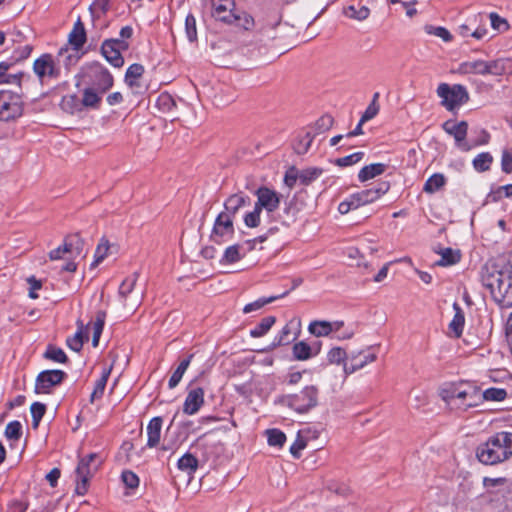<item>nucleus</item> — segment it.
Segmentation results:
<instances>
[{"mask_svg":"<svg viewBox=\"0 0 512 512\" xmlns=\"http://www.w3.org/2000/svg\"><path fill=\"white\" fill-rule=\"evenodd\" d=\"M481 280L500 307H512V266L502 270L487 269L482 273Z\"/></svg>","mask_w":512,"mask_h":512,"instance_id":"1","label":"nucleus"},{"mask_svg":"<svg viewBox=\"0 0 512 512\" xmlns=\"http://www.w3.org/2000/svg\"><path fill=\"white\" fill-rule=\"evenodd\" d=\"M478 460L485 465L501 463L512 456V433L498 432L476 450Z\"/></svg>","mask_w":512,"mask_h":512,"instance_id":"2","label":"nucleus"},{"mask_svg":"<svg viewBox=\"0 0 512 512\" xmlns=\"http://www.w3.org/2000/svg\"><path fill=\"white\" fill-rule=\"evenodd\" d=\"M211 15L217 21L247 31L255 26L254 18L246 11L237 8L234 0H211Z\"/></svg>","mask_w":512,"mask_h":512,"instance_id":"3","label":"nucleus"},{"mask_svg":"<svg viewBox=\"0 0 512 512\" xmlns=\"http://www.w3.org/2000/svg\"><path fill=\"white\" fill-rule=\"evenodd\" d=\"M281 402L299 414H305L317 407L319 403V388L307 385L301 391L284 395Z\"/></svg>","mask_w":512,"mask_h":512,"instance_id":"4","label":"nucleus"},{"mask_svg":"<svg viewBox=\"0 0 512 512\" xmlns=\"http://www.w3.org/2000/svg\"><path fill=\"white\" fill-rule=\"evenodd\" d=\"M102 463L103 459L98 453H90L79 460L76 468L77 483L75 488L78 495L83 496L87 493L89 481Z\"/></svg>","mask_w":512,"mask_h":512,"instance_id":"5","label":"nucleus"},{"mask_svg":"<svg viewBox=\"0 0 512 512\" xmlns=\"http://www.w3.org/2000/svg\"><path fill=\"white\" fill-rule=\"evenodd\" d=\"M33 72L42 85H49L61 78V67L50 53H44L35 59Z\"/></svg>","mask_w":512,"mask_h":512,"instance_id":"6","label":"nucleus"},{"mask_svg":"<svg viewBox=\"0 0 512 512\" xmlns=\"http://www.w3.org/2000/svg\"><path fill=\"white\" fill-rule=\"evenodd\" d=\"M437 95L442 99L441 104L449 111L459 108L469 101V94L465 86L441 83L437 88Z\"/></svg>","mask_w":512,"mask_h":512,"instance_id":"7","label":"nucleus"},{"mask_svg":"<svg viewBox=\"0 0 512 512\" xmlns=\"http://www.w3.org/2000/svg\"><path fill=\"white\" fill-rule=\"evenodd\" d=\"M24 104L21 96L8 90L0 91V121L11 122L23 115Z\"/></svg>","mask_w":512,"mask_h":512,"instance_id":"8","label":"nucleus"},{"mask_svg":"<svg viewBox=\"0 0 512 512\" xmlns=\"http://www.w3.org/2000/svg\"><path fill=\"white\" fill-rule=\"evenodd\" d=\"M129 47V42L109 38L102 42L101 54L110 65L115 68H121L124 65L122 53L127 51Z\"/></svg>","mask_w":512,"mask_h":512,"instance_id":"9","label":"nucleus"},{"mask_svg":"<svg viewBox=\"0 0 512 512\" xmlns=\"http://www.w3.org/2000/svg\"><path fill=\"white\" fill-rule=\"evenodd\" d=\"M234 233V219L230 218L226 214L219 213L214 221L210 235L211 241L216 244H222L231 240Z\"/></svg>","mask_w":512,"mask_h":512,"instance_id":"10","label":"nucleus"},{"mask_svg":"<svg viewBox=\"0 0 512 512\" xmlns=\"http://www.w3.org/2000/svg\"><path fill=\"white\" fill-rule=\"evenodd\" d=\"M67 377L62 370H44L38 374L35 381L36 394H49L54 386L61 384Z\"/></svg>","mask_w":512,"mask_h":512,"instance_id":"11","label":"nucleus"},{"mask_svg":"<svg viewBox=\"0 0 512 512\" xmlns=\"http://www.w3.org/2000/svg\"><path fill=\"white\" fill-rule=\"evenodd\" d=\"M87 76L90 78L93 88L100 93H105L113 86V76L107 68L99 63H93Z\"/></svg>","mask_w":512,"mask_h":512,"instance_id":"12","label":"nucleus"},{"mask_svg":"<svg viewBox=\"0 0 512 512\" xmlns=\"http://www.w3.org/2000/svg\"><path fill=\"white\" fill-rule=\"evenodd\" d=\"M138 279V273H133L125 278L118 291V295L123 305L129 309H135L140 304V296L134 292V288Z\"/></svg>","mask_w":512,"mask_h":512,"instance_id":"13","label":"nucleus"},{"mask_svg":"<svg viewBox=\"0 0 512 512\" xmlns=\"http://www.w3.org/2000/svg\"><path fill=\"white\" fill-rule=\"evenodd\" d=\"M443 130L454 137L456 145L463 151H469L470 146L466 141L468 132V123L466 121L455 122L453 120H447L442 125Z\"/></svg>","mask_w":512,"mask_h":512,"instance_id":"14","label":"nucleus"},{"mask_svg":"<svg viewBox=\"0 0 512 512\" xmlns=\"http://www.w3.org/2000/svg\"><path fill=\"white\" fill-rule=\"evenodd\" d=\"M466 388L463 384L449 383L440 390L441 399L451 408L457 410L459 398H465Z\"/></svg>","mask_w":512,"mask_h":512,"instance_id":"15","label":"nucleus"},{"mask_svg":"<svg viewBox=\"0 0 512 512\" xmlns=\"http://www.w3.org/2000/svg\"><path fill=\"white\" fill-rule=\"evenodd\" d=\"M300 333V321L296 319L290 320L280 331L272 342V347L288 345L294 341Z\"/></svg>","mask_w":512,"mask_h":512,"instance_id":"16","label":"nucleus"},{"mask_svg":"<svg viewBox=\"0 0 512 512\" xmlns=\"http://www.w3.org/2000/svg\"><path fill=\"white\" fill-rule=\"evenodd\" d=\"M251 199L243 192H238L230 195L224 202V211L221 213L226 214L234 219L239 210L245 206L250 205Z\"/></svg>","mask_w":512,"mask_h":512,"instance_id":"17","label":"nucleus"},{"mask_svg":"<svg viewBox=\"0 0 512 512\" xmlns=\"http://www.w3.org/2000/svg\"><path fill=\"white\" fill-rule=\"evenodd\" d=\"M204 404V390L201 387L188 391L183 404V412L187 415L196 414Z\"/></svg>","mask_w":512,"mask_h":512,"instance_id":"18","label":"nucleus"},{"mask_svg":"<svg viewBox=\"0 0 512 512\" xmlns=\"http://www.w3.org/2000/svg\"><path fill=\"white\" fill-rule=\"evenodd\" d=\"M377 356L374 352L366 351L360 352L355 356H352L348 361L343 364V369L346 374L354 373L355 371L363 368L368 363H372L376 360Z\"/></svg>","mask_w":512,"mask_h":512,"instance_id":"19","label":"nucleus"},{"mask_svg":"<svg viewBox=\"0 0 512 512\" xmlns=\"http://www.w3.org/2000/svg\"><path fill=\"white\" fill-rule=\"evenodd\" d=\"M254 194L264 203L266 212L272 213L279 208L280 195L276 191L261 186L254 191Z\"/></svg>","mask_w":512,"mask_h":512,"instance_id":"20","label":"nucleus"},{"mask_svg":"<svg viewBox=\"0 0 512 512\" xmlns=\"http://www.w3.org/2000/svg\"><path fill=\"white\" fill-rule=\"evenodd\" d=\"M86 31L80 17L74 23L72 31L69 33L68 42L72 50L79 51L86 42Z\"/></svg>","mask_w":512,"mask_h":512,"instance_id":"21","label":"nucleus"},{"mask_svg":"<svg viewBox=\"0 0 512 512\" xmlns=\"http://www.w3.org/2000/svg\"><path fill=\"white\" fill-rule=\"evenodd\" d=\"M163 419L160 416L153 417L147 425V447L154 448L158 446L161 438Z\"/></svg>","mask_w":512,"mask_h":512,"instance_id":"22","label":"nucleus"},{"mask_svg":"<svg viewBox=\"0 0 512 512\" xmlns=\"http://www.w3.org/2000/svg\"><path fill=\"white\" fill-rule=\"evenodd\" d=\"M91 323H88L86 326L81 321H77L78 330L72 337H68L66 340L67 346L75 351L79 352L84 344V341L88 340L87 330L89 329Z\"/></svg>","mask_w":512,"mask_h":512,"instance_id":"23","label":"nucleus"},{"mask_svg":"<svg viewBox=\"0 0 512 512\" xmlns=\"http://www.w3.org/2000/svg\"><path fill=\"white\" fill-rule=\"evenodd\" d=\"M465 391L467 393L465 398L467 399L457 405V410L467 411L469 408L477 407L483 402L482 395L476 387L468 386Z\"/></svg>","mask_w":512,"mask_h":512,"instance_id":"24","label":"nucleus"},{"mask_svg":"<svg viewBox=\"0 0 512 512\" xmlns=\"http://www.w3.org/2000/svg\"><path fill=\"white\" fill-rule=\"evenodd\" d=\"M387 169V164L384 163H373L362 167L358 173V180L360 182H366L383 174Z\"/></svg>","mask_w":512,"mask_h":512,"instance_id":"25","label":"nucleus"},{"mask_svg":"<svg viewBox=\"0 0 512 512\" xmlns=\"http://www.w3.org/2000/svg\"><path fill=\"white\" fill-rule=\"evenodd\" d=\"M199 466L198 459L191 453L187 452L177 461V468L186 473L188 476H193Z\"/></svg>","mask_w":512,"mask_h":512,"instance_id":"26","label":"nucleus"},{"mask_svg":"<svg viewBox=\"0 0 512 512\" xmlns=\"http://www.w3.org/2000/svg\"><path fill=\"white\" fill-rule=\"evenodd\" d=\"M320 348L313 351L312 347L304 341L297 342L292 347L293 357L299 361H305L317 355Z\"/></svg>","mask_w":512,"mask_h":512,"instance_id":"27","label":"nucleus"},{"mask_svg":"<svg viewBox=\"0 0 512 512\" xmlns=\"http://www.w3.org/2000/svg\"><path fill=\"white\" fill-rule=\"evenodd\" d=\"M438 254L441 258L437 261L439 266H451L457 264L461 260V251L459 249L443 248Z\"/></svg>","mask_w":512,"mask_h":512,"instance_id":"28","label":"nucleus"},{"mask_svg":"<svg viewBox=\"0 0 512 512\" xmlns=\"http://www.w3.org/2000/svg\"><path fill=\"white\" fill-rule=\"evenodd\" d=\"M460 71L466 74L487 75V61L473 60L460 64Z\"/></svg>","mask_w":512,"mask_h":512,"instance_id":"29","label":"nucleus"},{"mask_svg":"<svg viewBox=\"0 0 512 512\" xmlns=\"http://www.w3.org/2000/svg\"><path fill=\"white\" fill-rule=\"evenodd\" d=\"M79 51H71L68 46L62 47L59 49L57 54V62H63L66 69H69L71 66L77 64L80 59Z\"/></svg>","mask_w":512,"mask_h":512,"instance_id":"30","label":"nucleus"},{"mask_svg":"<svg viewBox=\"0 0 512 512\" xmlns=\"http://www.w3.org/2000/svg\"><path fill=\"white\" fill-rule=\"evenodd\" d=\"M12 66L10 62H0V84H17L20 85L23 72L9 74L7 71Z\"/></svg>","mask_w":512,"mask_h":512,"instance_id":"31","label":"nucleus"},{"mask_svg":"<svg viewBox=\"0 0 512 512\" xmlns=\"http://www.w3.org/2000/svg\"><path fill=\"white\" fill-rule=\"evenodd\" d=\"M192 358L193 354H190L179 363L178 367L175 369V371L172 373L169 379L168 387L170 389L175 388L180 383L184 373L186 372L191 363Z\"/></svg>","mask_w":512,"mask_h":512,"instance_id":"32","label":"nucleus"},{"mask_svg":"<svg viewBox=\"0 0 512 512\" xmlns=\"http://www.w3.org/2000/svg\"><path fill=\"white\" fill-rule=\"evenodd\" d=\"M112 367L104 368L102 371V374L100 378L96 381L94 389L90 396V402L93 403L96 399H100L103 394L104 390L108 381V378L110 376Z\"/></svg>","mask_w":512,"mask_h":512,"instance_id":"33","label":"nucleus"},{"mask_svg":"<svg viewBox=\"0 0 512 512\" xmlns=\"http://www.w3.org/2000/svg\"><path fill=\"white\" fill-rule=\"evenodd\" d=\"M105 320H106V312L103 310L97 311L95 320L92 323V330H93L92 345L94 347H97L99 344V339L103 332Z\"/></svg>","mask_w":512,"mask_h":512,"instance_id":"34","label":"nucleus"},{"mask_svg":"<svg viewBox=\"0 0 512 512\" xmlns=\"http://www.w3.org/2000/svg\"><path fill=\"white\" fill-rule=\"evenodd\" d=\"M455 314L452 321L449 324L450 330L453 332L456 338H459L462 335L465 317L462 309L455 303Z\"/></svg>","mask_w":512,"mask_h":512,"instance_id":"35","label":"nucleus"},{"mask_svg":"<svg viewBox=\"0 0 512 512\" xmlns=\"http://www.w3.org/2000/svg\"><path fill=\"white\" fill-rule=\"evenodd\" d=\"M445 184V176L441 173H435L426 180L423 187V191L429 194H433L439 189H441Z\"/></svg>","mask_w":512,"mask_h":512,"instance_id":"36","label":"nucleus"},{"mask_svg":"<svg viewBox=\"0 0 512 512\" xmlns=\"http://www.w3.org/2000/svg\"><path fill=\"white\" fill-rule=\"evenodd\" d=\"M276 318L274 316H266L250 331V335L253 338H259L264 336L271 327L275 324Z\"/></svg>","mask_w":512,"mask_h":512,"instance_id":"37","label":"nucleus"},{"mask_svg":"<svg viewBox=\"0 0 512 512\" xmlns=\"http://www.w3.org/2000/svg\"><path fill=\"white\" fill-rule=\"evenodd\" d=\"M308 330L316 337L328 336L333 332V324L328 321H313L309 324Z\"/></svg>","mask_w":512,"mask_h":512,"instance_id":"38","label":"nucleus"},{"mask_svg":"<svg viewBox=\"0 0 512 512\" xmlns=\"http://www.w3.org/2000/svg\"><path fill=\"white\" fill-rule=\"evenodd\" d=\"M493 163V156L489 152H482L478 154L472 161L473 168L477 172H486L490 170Z\"/></svg>","mask_w":512,"mask_h":512,"instance_id":"39","label":"nucleus"},{"mask_svg":"<svg viewBox=\"0 0 512 512\" xmlns=\"http://www.w3.org/2000/svg\"><path fill=\"white\" fill-rule=\"evenodd\" d=\"M509 64L508 59L487 61V75L501 76L506 73Z\"/></svg>","mask_w":512,"mask_h":512,"instance_id":"40","label":"nucleus"},{"mask_svg":"<svg viewBox=\"0 0 512 512\" xmlns=\"http://www.w3.org/2000/svg\"><path fill=\"white\" fill-rule=\"evenodd\" d=\"M373 193L374 192H372V190L365 189V190L351 194L350 198L353 201L354 207L357 209L363 205H367V204H370V203L376 201L373 197L374 196Z\"/></svg>","mask_w":512,"mask_h":512,"instance_id":"41","label":"nucleus"},{"mask_svg":"<svg viewBox=\"0 0 512 512\" xmlns=\"http://www.w3.org/2000/svg\"><path fill=\"white\" fill-rule=\"evenodd\" d=\"M281 17L275 10L268 11L266 18L260 23V31L263 33H267L269 30L274 29L280 24Z\"/></svg>","mask_w":512,"mask_h":512,"instance_id":"42","label":"nucleus"},{"mask_svg":"<svg viewBox=\"0 0 512 512\" xmlns=\"http://www.w3.org/2000/svg\"><path fill=\"white\" fill-rule=\"evenodd\" d=\"M288 293H289V291H285L284 293H282L281 295H278V296H271V297H268V298L257 299L256 301L248 303L247 305H245L244 308H243V312L245 314H247V313H250V312H253V311L260 310L266 304H269V303H271V302H273V301H275V300H277L279 298L285 297Z\"/></svg>","mask_w":512,"mask_h":512,"instance_id":"43","label":"nucleus"},{"mask_svg":"<svg viewBox=\"0 0 512 512\" xmlns=\"http://www.w3.org/2000/svg\"><path fill=\"white\" fill-rule=\"evenodd\" d=\"M155 105L159 111L165 113L173 110L176 107V102L169 93L163 92L157 97Z\"/></svg>","mask_w":512,"mask_h":512,"instance_id":"44","label":"nucleus"},{"mask_svg":"<svg viewBox=\"0 0 512 512\" xmlns=\"http://www.w3.org/2000/svg\"><path fill=\"white\" fill-rule=\"evenodd\" d=\"M43 356L45 359L57 363H66L68 361V357L65 354V352L61 348L56 347L54 345H48Z\"/></svg>","mask_w":512,"mask_h":512,"instance_id":"45","label":"nucleus"},{"mask_svg":"<svg viewBox=\"0 0 512 512\" xmlns=\"http://www.w3.org/2000/svg\"><path fill=\"white\" fill-rule=\"evenodd\" d=\"M144 73V67L141 64L134 63L128 67L125 74V82L129 86L136 85V80Z\"/></svg>","mask_w":512,"mask_h":512,"instance_id":"46","label":"nucleus"},{"mask_svg":"<svg viewBox=\"0 0 512 512\" xmlns=\"http://www.w3.org/2000/svg\"><path fill=\"white\" fill-rule=\"evenodd\" d=\"M482 400L483 401H503L507 397V391L503 388H495L491 387L486 390H484L482 393Z\"/></svg>","mask_w":512,"mask_h":512,"instance_id":"47","label":"nucleus"},{"mask_svg":"<svg viewBox=\"0 0 512 512\" xmlns=\"http://www.w3.org/2000/svg\"><path fill=\"white\" fill-rule=\"evenodd\" d=\"M322 172L323 170L321 168L316 167L304 169L298 174V180L302 185L307 186L320 177Z\"/></svg>","mask_w":512,"mask_h":512,"instance_id":"48","label":"nucleus"},{"mask_svg":"<svg viewBox=\"0 0 512 512\" xmlns=\"http://www.w3.org/2000/svg\"><path fill=\"white\" fill-rule=\"evenodd\" d=\"M101 101V97L95 88H86L83 91L82 104L86 107L97 108Z\"/></svg>","mask_w":512,"mask_h":512,"instance_id":"49","label":"nucleus"},{"mask_svg":"<svg viewBox=\"0 0 512 512\" xmlns=\"http://www.w3.org/2000/svg\"><path fill=\"white\" fill-rule=\"evenodd\" d=\"M345 15L351 19L362 21L369 17L370 10L366 6L357 8L354 5H350L345 9Z\"/></svg>","mask_w":512,"mask_h":512,"instance_id":"50","label":"nucleus"},{"mask_svg":"<svg viewBox=\"0 0 512 512\" xmlns=\"http://www.w3.org/2000/svg\"><path fill=\"white\" fill-rule=\"evenodd\" d=\"M266 434L270 446L282 447L286 441V435L279 429H268Z\"/></svg>","mask_w":512,"mask_h":512,"instance_id":"51","label":"nucleus"},{"mask_svg":"<svg viewBox=\"0 0 512 512\" xmlns=\"http://www.w3.org/2000/svg\"><path fill=\"white\" fill-rule=\"evenodd\" d=\"M30 412L32 416V427L37 429L41 419L45 415L46 405L40 402H34L30 407Z\"/></svg>","mask_w":512,"mask_h":512,"instance_id":"52","label":"nucleus"},{"mask_svg":"<svg viewBox=\"0 0 512 512\" xmlns=\"http://www.w3.org/2000/svg\"><path fill=\"white\" fill-rule=\"evenodd\" d=\"M5 437L12 441L20 440L22 437L21 423L17 420L9 422L5 428Z\"/></svg>","mask_w":512,"mask_h":512,"instance_id":"53","label":"nucleus"},{"mask_svg":"<svg viewBox=\"0 0 512 512\" xmlns=\"http://www.w3.org/2000/svg\"><path fill=\"white\" fill-rule=\"evenodd\" d=\"M364 155L365 154L362 151L355 152L353 154L335 159L334 164L339 167L352 166L359 163L363 159Z\"/></svg>","mask_w":512,"mask_h":512,"instance_id":"54","label":"nucleus"},{"mask_svg":"<svg viewBox=\"0 0 512 512\" xmlns=\"http://www.w3.org/2000/svg\"><path fill=\"white\" fill-rule=\"evenodd\" d=\"M242 257L243 255L240 254V245L235 244L225 249L221 262L232 264L238 262Z\"/></svg>","mask_w":512,"mask_h":512,"instance_id":"55","label":"nucleus"},{"mask_svg":"<svg viewBox=\"0 0 512 512\" xmlns=\"http://www.w3.org/2000/svg\"><path fill=\"white\" fill-rule=\"evenodd\" d=\"M314 139V135L310 132V131H307L294 145V150L297 154L301 155V154H305L310 146H311V143Z\"/></svg>","mask_w":512,"mask_h":512,"instance_id":"56","label":"nucleus"},{"mask_svg":"<svg viewBox=\"0 0 512 512\" xmlns=\"http://www.w3.org/2000/svg\"><path fill=\"white\" fill-rule=\"evenodd\" d=\"M185 32L188 40L194 42L197 40L196 19L192 14H188L185 19Z\"/></svg>","mask_w":512,"mask_h":512,"instance_id":"57","label":"nucleus"},{"mask_svg":"<svg viewBox=\"0 0 512 512\" xmlns=\"http://www.w3.org/2000/svg\"><path fill=\"white\" fill-rule=\"evenodd\" d=\"M109 250V242L106 239H101L100 243L97 245L95 250V259L93 263L91 264L93 267L97 266L99 263H101L105 257L107 256Z\"/></svg>","mask_w":512,"mask_h":512,"instance_id":"58","label":"nucleus"},{"mask_svg":"<svg viewBox=\"0 0 512 512\" xmlns=\"http://www.w3.org/2000/svg\"><path fill=\"white\" fill-rule=\"evenodd\" d=\"M425 31L428 34L440 37L445 42H450L452 40L451 33L444 27L438 26H432V25H426Z\"/></svg>","mask_w":512,"mask_h":512,"instance_id":"59","label":"nucleus"},{"mask_svg":"<svg viewBox=\"0 0 512 512\" xmlns=\"http://www.w3.org/2000/svg\"><path fill=\"white\" fill-rule=\"evenodd\" d=\"M121 479L126 487L135 489L139 486V477L130 470H125L121 474Z\"/></svg>","mask_w":512,"mask_h":512,"instance_id":"60","label":"nucleus"},{"mask_svg":"<svg viewBox=\"0 0 512 512\" xmlns=\"http://www.w3.org/2000/svg\"><path fill=\"white\" fill-rule=\"evenodd\" d=\"M334 123V119L331 115H323L315 122V129L317 133H323L329 130Z\"/></svg>","mask_w":512,"mask_h":512,"instance_id":"61","label":"nucleus"},{"mask_svg":"<svg viewBox=\"0 0 512 512\" xmlns=\"http://www.w3.org/2000/svg\"><path fill=\"white\" fill-rule=\"evenodd\" d=\"M501 169L506 174H510L512 172V149H503L501 156Z\"/></svg>","mask_w":512,"mask_h":512,"instance_id":"62","label":"nucleus"},{"mask_svg":"<svg viewBox=\"0 0 512 512\" xmlns=\"http://www.w3.org/2000/svg\"><path fill=\"white\" fill-rule=\"evenodd\" d=\"M327 357L330 363L340 364L345 360L346 352L340 347H335L328 352Z\"/></svg>","mask_w":512,"mask_h":512,"instance_id":"63","label":"nucleus"},{"mask_svg":"<svg viewBox=\"0 0 512 512\" xmlns=\"http://www.w3.org/2000/svg\"><path fill=\"white\" fill-rule=\"evenodd\" d=\"M62 107L64 110H67L73 113L75 110L79 109V99L76 95H68L63 97Z\"/></svg>","mask_w":512,"mask_h":512,"instance_id":"64","label":"nucleus"}]
</instances>
